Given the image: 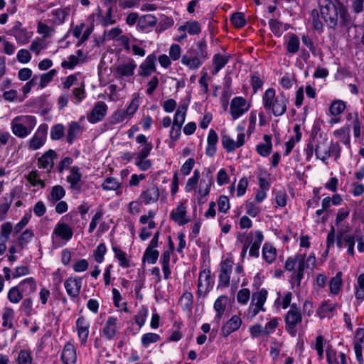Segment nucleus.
<instances>
[{"mask_svg":"<svg viewBox=\"0 0 364 364\" xmlns=\"http://www.w3.org/2000/svg\"><path fill=\"white\" fill-rule=\"evenodd\" d=\"M250 291L248 289H240L237 295V301L242 304H246L250 299Z\"/></svg>","mask_w":364,"mask_h":364,"instance_id":"obj_62","label":"nucleus"},{"mask_svg":"<svg viewBox=\"0 0 364 364\" xmlns=\"http://www.w3.org/2000/svg\"><path fill=\"white\" fill-rule=\"evenodd\" d=\"M117 321V318L109 317L106 321L105 326L103 328L102 333L105 336V337L109 340L113 338V337L116 334Z\"/></svg>","mask_w":364,"mask_h":364,"instance_id":"obj_29","label":"nucleus"},{"mask_svg":"<svg viewBox=\"0 0 364 364\" xmlns=\"http://www.w3.org/2000/svg\"><path fill=\"white\" fill-rule=\"evenodd\" d=\"M330 142L327 139H323L318 143L315 148V154L318 159L325 161L331 156L330 154Z\"/></svg>","mask_w":364,"mask_h":364,"instance_id":"obj_21","label":"nucleus"},{"mask_svg":"<svg viewBox=\"0 0 364 364\" xmlns=\"http://www.w3.org/2000/svg\"><path fill=\"white\" fill-rule=\"evenodd\" d=\"M160 336L154 333H147L141 337V344L144 348H147L151 343H156L160 341Z\"/></svg>","mask_w":364,"mask_h":364,"instance_id":"obj_47","label":"nucleus"},{"mask_svg":"<svg viewBox=\"0 0 364 364\" xmlns=\"http://www.w3.org/2000/svg\"><path fill=\"white\" fill-rule=\"evenodd\" d=\"M179 31H187L190 35H196L201 31V29L198 21H191L186 22V24L180 26Z\"/></svg>","mask_w":364,"mask_h":364,"instance_id":"obj_44","label":"nucleus"},{"mask_svg":"<svg viewBox=\"0 0 364 364\" xmlns=\"http://www.w3.org/2000/svg\"><path fill=\"white\" fill-rule=\"evenodd\" d=\"M61 360L63 364H75L77 360L76 352L74 346L67 343L62 352Z\"/></svg>","mask_w":364,"mask_h":364,"instance_id":"obj_22","label":"nucleus"},{"mask_svg":"<svg viewBox=\"0 0 364 364\" xmlns=\"http://www.w3.org/2000/svg\"><path fill=\"white\" fill-rule=\"evenodd\" d=\"M159 189L156 186H151L140 195V199L146 205L155 203L159 197Z\"/></svg>","mask_w":364,"mask_h":364,"instance_id":"obj_17","label":"nucleus"},{"mask_svg":"<svg viewBox=\"0 0 364 364\" xmlns=\"http://www.w3.org/2000/svg\"><path fill=\"white\" fill-rule=\"evenodd\" d=\"M264 144H259L256 146L257 153L263 157L268 156L272 150V143L271 135L264 134L263 136Z\"/></svg>","mask_w":364,"mask_h":364,"instance_id":"obj_25","label":"nucleus"},{"mask_svg":"<svg viewBox=\"0 0 364 364\" xmlns=\"http://www.w3.org/2000/svg\"><path fill=\"white\" fill-rule=\"evenodd\" d=\"M107 248L104 243H100L94 252L95 259L97 262L101 263L104 259Z\"/></svg>","mask_w":364,"mask_h":364,"instance_id":"obj_60","label":"nucleus"},{"mask_svg":"<svg viewBox=\"0 0 364 364\" xmlns=\"http://www.w3.org/2000/svg\"><path fill=\"white\" fill-rule=\"evenodd\" d=\"M82 174L77 166H73L70 168V174L67 177V181L70 184V188L80 191L82 188Z\"/></svg>","mask_w":364,"mask_h":364,"instance_id":"obj_19","label":"nucleus"},{"mask_svg":"<svg viewBox=\"0 0 364 364\" xmlns=\"http://www.w3.org/2000/svg\"><path fill=\"white\" fill-rule=\"evenodd\" d=\"M18 286L22 293L26 295L33 293L36 289V283L32 277L23 280Z\"/></svg>","mask_w":364,"mask_h":364,"instance_id":"obj_30","label":"nucleus"},{"mask_svg":"<svg viewBox=\"0 0 364 364\" xmlns=\"http://www.w3.org/2000/svg\"><path fill=\"white\" fill-rule=\"evenodd\" d=\"M157 19L156 18L151 15L147 14L141 16L138 21V26L142 28L145 29L148 27H153L156 24Z\"/></svg>","mask_w":364,"mask_h":364,"instance_id":"obj_40","label":"nucleus"},{"mask_svg":"<svg viewBox=\"0 0 364 364\" xmlns=\"http://www.w3.org/2000/svg\"><path fill=\"white\" fill-rule=\"evenodd\" d=\"M12 31L18 43L25 44L28 42L31 36L25 29L19 28L17 26H15Z\"/></svg>","mask_w":364,"mask_h":364,"instance_id":"obj_36","label":"nucleus"},{"mask_svg":"<svg viewBox=\"0 0 364 364\" xmlns=\"http://www.w3.org/2000/svg\"><path fill=\"white\" fill-rule=\"evenodd\" d=\"M245 134L243 132L237 135V140L235 141L230 136L226 134H222L221 143L223 148L228 152H232L235 149L239 148L245 144Z\"/></svg>","mask_w":364,"mask_h":364,"instance_id":"obj_11","label":"nucleus"},{"mask_svg":"<svg viewBox=\"0 0 364 364\" xmlns=\"http://www.w3.org/2000/svg\"><path fill=\"white\" fill-rule=\"evenodd\" d=\"M336 304H331L328 302H323L318 308L317 314L321 318L326 317L331 318L333 316V311L336 309Z\"/></svg>","mask_w":364,"mask_h":364,"instance_id":"obj_34","label":"nucleus"},{"mask_svg":"<svg viewBox=\"0 0 364 364\" xmlns=\"http://www.w3.org/2000/svg\"><path fill=\"white\" fill-rule=\"evenodd\" d=\"M20 310L27 316H30L33 311V301L31 298H26L23 300Z\"/></svg>","mask_w":364,"mask_h":364,"instance_id":"obj_59","label":"nucleus"},{"mask_svg":"<svg viewBox=\"0 0 364 364\" xmlns=\"http://www.w3.org/2000/svg\"><path fill=\"white\" fill-rule=\"evenodd\" d=\"M264 236L261 231H256L255 232V240L252 241L251 243L252 245L250 249V255L252 257H259V249L260 247V245L263 241Z\"/></svg>","mask_w":364,"mask_h":364,"instance_id":"obj_32","label":"nucleus"},{"mask_svg":"<svg viewBox=\"0 0 364 364\" xmlns=\"http://www.w3.org/2000/svg\"><path fill=\"white\" fill-rule=\"evenodd\" d=\"M319 5L321 17L328 28H335L338 23L342 27L350 23L348 11L341 2L322 0Z\"/></svg>","mask_w":364,"mask_h":364,"instance_id":"obj_1","label":"nucleus"},{"mask_svg":"<svg viewBox=\"0 0 364 364\" xmlns=\"http://www.w3.org/2000/svg\"><path fill=\"white\" fill-rule=\"evenodd\" d=\"M250 106L247 105L246 100L243 97H235L231 101L230 112L235 120L247 112Z\"/></svg>","mask_w":364,"mask_h":364,"instance_id":"obj_7","label":"nucleus"},{"mask_svg":"<svg viewBox=\"0 0 364 364\" xmlns=\"http://www.w3.org/2000/svg\"><path fill=\"white\" fill-rule=\"evenodd\" d=\"M218 140V136L215 130L210 129L208 133L205 153L209 156H213L216 152V144Z\"/></svg>","mask_w":364,"mask_h":364,"instance_id":"obj_27","label":"nucleus"},{"mask_svg":"<svg viewBox=\"0 0 364 364\" xmlns=\"http://www.w3.org/2000/svg\"><path fill=\"white\" fill-rule=\"evenodd\" d=\"M230 21L237 28H242L246 24L245 14L241 12L234 13L230 18Z\"/></svg>","mask_w":364,"mask_h":364,"instance_id":"obj_49","label":"nucleus"},{"mask_svg":"<svg viewBox=\"0 0 364 364\" xmlns=\"http://www.w3.org/2000/svg\"><path fill=\"white\" fill-rule=\"evenodd\" d=\"M229 55L217 53L213 58V75H216L228 63Z\"/></svg>","mask_w":364,"mask_h":364,"instance_id":"obj_28","label":"nucleus"},{"mask_svg":"<svg viewBox=\"0 0 364 364\" xmlns=\"http://www.w3.org/2000/svg\"><path fill=\"white\" fill-rule=\"evenodd\" d=\"M15 197V191H12L10 193V198L5 197L4 198V202L0 204V220H3L6 218V215L11 207V204Z\"/></svg>","mask_w":364,"mask_h":364,"instance_id":"obj_38","label":"nucleus"},{"mask_svg":"<svg viewBox=\"0 0 364 364\" xmlns=\"http://www.w3.org/2000/svg\"><path fill=\"white\" fill-rule=\"evenodd\" d=\"M107 107L104 102H98L95 105L87 119L91 123H96L101 121L106 115Z\"/></svg>","mask_w":364,"mask_h":364,"instance_id":"obj_14","label":"nucleus"},{"mask_svg":"<svg viewBox=\"0 0 364 364\" xmlns=\"http://www.w3.org/2000/svg\"><path fill=\"white\" fill-rule=\"evenodd\" d=\"M262 102L264 109L276 117L286 112L288 99L283 92L276 96L274 89L269 88L262 97Z\"/></svg>","mask_w":364,"mask_h":364,"instance_id":"obj_3","label":"nucleus"},{"mask_svg":"<svg viewBox=\"0 0 364 364\" xmlns=\"http://www.w3.org/2000/svg\"><path fill=\"white\" fill-rule=\"evenodd\" d=\"M269 25L271 31L277 37L281 36L283 32L287 29L286 24L282 23L277 19H270Z\"/></svg>","mask_w":364,"mask_h":364,"instance_id":"obj_37","label":"nucleus"},{"mask_svg":"<svg viewBox=\"0 0 364 364\" xmlns=\"http://www.w3.org/2000/svg\"><path fill=\"white\" fill-rule=\"evenodd\" d=\"M286 330L291 336L296 334V326L301 322L302 316L299 309L295 304L291 305L290 309L287 311L285 316Z\"/></svg>","mask_w":364,"mask_h":364,"instance_id":"obj_5","label":"nucleus"},{"mask_svg":"<svg viewBox=\"0 0 364 364\" xmlns=\"http://www.w3.org/2000/svg\"><path fill=\"white\" fill-rule=\"evenodd\" d=\"M104 190L106 191H114L117 190L120 187V184L113 177L107 178L102 185Z\"/></svg>","mask_w":364,"mask_h":364,"instance_id":"obj_53","label":"nucleus"},{"mask_svg":"<svg viewBox=\"0 0 364 364\" xmlns=\"http://www.w3.org/2000/svg\"><path fill=\"white\" fill-rule=\"evenodd\" d=\"M36 124L33 116H20L15 117L11 122L13 133L19 138H25L29 135Z\"/></svg>","mask_w":364,"mask_h":364,"instance_id":"obj_4","label":"nucleus"},{"mask_svg":"<svg viewBox=\"0 0 364 364\" xmlns=\"http://www.w3.org/2000/svg\"><path fill=\"white\" fill-rule=\"evenodd\" d=\"M13 230V227L11 223H6L1 225V234L0 236V240L3 242H6L9 239V235Z\"/></svg>","mask_w":364,"mask_h":364,"instance_id":"obj_54","label":"nucleus"},{"mask_svg":"<svg viewBox=\"0 0 364 364\" xmlns=\"http://www.w3.org/2000/svg\"><path fill=\"white\" fill-rule=\"evenodd\" d=\"M53 234L65 240L71 239L73 235L72 228L64 223H58L53 230Z\"/></svg>","mask_w":364,"mask_h":364,"instance_id":"obj_23","label":"nucleus"},{"mask_svg":"<svg viewBox=\"0 0 364 364\" xmlns=\"http://www.w3.org/2000/svg\"><path fill=\"white\" fill-rule=\"evenodd\" d=\"M18 364H31L32 358L26 350H21L18 356Z\"/></svg>","mask_w":364,"mask_h":364,"instance_id":"obj_64","label":"nucleus"},{"mask_svg":"<svg viewBox=\"0 0 364 364\" xmlns=\"http://www.w3.org/2000/svg\"><path fill=\"white\" fill-rule=\"evenodd\" d=\"M218 205L219 211L225 213L230 208V203L228 196H220L218 201Z\"/></svg>","mask_w":364,"mask_h":364,"instance_id":"obj_63","label":"nucleus"},{"mask_svg":"<svg viewBox=\"0 0 364 364\" xmlns=\"http://www.w3.org/2000/svg\"><path fill=\"white\" fill-rule=\"evenodd\" d=\"M76 327L81 344L85 345L89 336V322L83 316L79 317L76 321Z\"/></svg>","mask_w":364,"mask_h":364,"instance_id":"obj_15","label":"nucleus"},{"mask_svg":"<svg viewBox=\"0 0 364 364\" xmlns=\"http://www.w3.org/2000/svg\"><path fill=\"white\" fill-rule=\"evenodd\" d=\"M112 250L114 252L115 257H117L119 262L120 266L126 268L129 267V261L127 259L126 253L117 247H112Z\"/></svg>","mask_w":364,"mask_h":364,"instance_id":"obj_48","label":"nucleus"},{"mask_svg":"<svg viewBox=\"0 0 364 364\" xmlns=\"http://www.w3.org/2000/svg\"><path fill=\"white\" fill-rule=\"evenodd\" d=\"M232 270V262L230 259H226L220 264L218 287H228L229 286Z\"/></svg>","mask_w":364,"mask_h":364,"instance_id":"obj_8","label":"nucleus"},{"mask_svg":"<svg viewBox=\"0 0 364 364\" xmlns=\"http://www.w3.org/2000/svg\"><path fill=\"white\" fill-rule=\"evenodd\" d=\"M27 179L29 181V183L33 186L40 185L41 188L45 187V183L39 178V176L37 171H31L27 177Z\"/></svg>","mask_w":364,"mask_h":364,"instance_id":"obj_57","label":"nucleus"},{"mask_svg":"<svg viewBox=\"0 0 364 364\" xmlns=\"http://www.w3.org/2000/svg\"><path fill=\"white\" fill-rule=\"evenodd\" d=\"M64 135V127L61 124L54 125L51 128L50 137L53 140H58Z\"/></svg>","mask_w":364,"mask_h":364,"instance_id":"obj_56","label":"nucleus"},{"mask_svg":"<svg viewBox=\"0 0 364 364\" xmlns=\"http://www.w3.org/2000/svg\"><path fill=\"white\" fill-rule=\"evenodd\" d=\"M56 70L53 69L47 73L41 75L40 80V87L41 88L45 87L53 80L54 76L56 75Z\"/></svg>","mask_w":364,"mask_h":364,"instance_id":"obj_58","label":"nucleus"},{"mask_svg":"<svg viewBox=\"0 0 364 364\" xmlns=\"http://www.w3.org/2000/svg\"><path fill=\"white\" fill-rule=\"evenodd\" d=\"M65 191L63 186L57 185L53 187L50 193V198L54 202L60 200L64 197Z\"/></svg>","mask_w":364,"mask_h":364,"instance_id":"obj_50","label":"nucleus"},{"mask_svg":"<svg viewBox=\"0 0 364 364\" xmlns=\"http://www.w3.org/2000/svg\"><path fill=\"white\" fill-rule=\"evenodd\" d=\"M228 301V297L223 295L220 296L214 303V309L216 311L215 319L217 320L218 323L220 322V320L225 311Z\"/></svg>","mask_w":364,"mask_h":364,"instance_id":"obj_26","label":"nucleus"},{"mask_svg":"<svg viewBox=\"0 0 364 364\" xmlns=\"http://www.w3.org/2000/svg\"><path fill=\"white\" fill-rule=\"evenodd\" d=\"M159 252L151 247H147L142 258L143 262L147 261L149 263L154 264L156 262Z\"/></svg>","mask_w":364,"mask_h":364,"instance_id":"obj_45","label":"nucleus"},{"mask_svg":"<svg viewBox=\"0 0 364 364\" xmlns=\"http://www.w3.org/2000/svg\"><path fill=\"white\" fill-rule=\"evenodd\" d=\"M277 256L276 249L269 244L265 243L262 247V257L268 263L273 262Z\"/></svg>","mask_w":364,"mask_h":364,"instance_id":"obj_35","label":"nucleus"},{"mask_svg":"<svg viewBox=\"0 0 364 364\" xmlns=\"http://www.w3.org/2000/svg\"><path fill=\"white\" fill-rule=\"evenodd\" d=\"M7 296L11 303L17 304L22 299L23 293L18 286H16L10 289Z\"/></svg>","mask_w":364,"mask_h":364,"instance_id":"obj_46","label":"nucleus"},{"mask_svg":"<svg viewBox=\"0 0 364 364\" xmlns=\"http://www.w3.org/2000/svg\"><path fill=\"white\" fill-rule=\"evenodd\" d=\"M242 324L241 318L234 315L228 320L226 323L221 328V334L224 337L228 336L231 333L237 331Z\"/></svg>","mask_w":364,"mask_h":364,"instance_id":"obj_18","label":"nucleus"},{"mask_svg":"<svg viewBox=\"0 0 364 364\" xmlns=\"http://www.w3.org/2000/svg\"><path fill=\"white\" fill-rule=\"evenodd\" d=\"M341 277H342V272H337L336 276L333 277L331 279L330 284H329V288H330V291L331 294H335V295L338 294L340 288L342 284Z\"/></svg>","mask_w":364,"mask_h":364,"instance_id":"obj_42","label":"nucleus"},{"mask_svg":"<svg viewBox=\"0 0 364 364\" xmlns=\"http://www.w3.org/2000/svg\"><path fill=\"white\" fill-rule=\"evenodd\" d=\"M33 236V233L31 230H26L20 236L18 239V245L21 249H23L24 246L29 242V240Z\"/></svg>","mask_w":364,"mask_h":364,"instance_id":"obj_61","label":"nucleus"},{"mask_svg":"<svg viewBox=\"0 0 364 364\" xmlns=\"http://www.w3.org/2000/svg\"><path fill=\"white\" fill-rule=\"evenodd\" d=\"M156 55L154 54L149 55L146 57L144 62L139 66V75L144 77L149 76L152 72L156 71Z\"/></svg>","mask_w":364,"mask_h":364,"instance_id":"obj_16","label":"nucleus"},{"mask_svg":"<svg viewBox=\"0 0 364 364\" xmlns=\"http://www.w3.org/2000/svg\"><path fill=\"white\" fill-rule=\"evenodd\" d=\"M346 108L345 102L341 100H335L330 107V112L332 115L336 116L342 113Z\"/></svg>","mask_w":364,"mask_h":364,"instance_id":"obj_51","label":"nucleus"},{"mask_svg":"<svg viewBox=\"0 0 364 364\" xmlns=\"http://www.w3.org/2000/svg\"><path fill=\"white\" fill-rule=\"evenodd\" d=\"M67 294L73 299L78 297L81 287L82 278L69 277L64 283Z\"/></svg>","mask_w":364,"mask_h":364,"instance_id":"obj_12","label":"nucleus"},{"mask_svg":"<svg viewBox=\"0 0 364 364\" xmlns=\"http://www.w3.org/2000/svg\"><path fill=\"white\" fill-rule=\"evenodd\" d=\"M314 28L319 32L323 31V25L320 20L318 11L313 9L311 13Z\"/></svg>","mask_w":364,"mask_h":364,"instance_id":"obj_52","label":"nucleus"},{"mask_svg":"<svg viewBox=\"0 0 364 364\" xmlns=\"http://www.w3.org/2000/svg\"><path fill=\"white\" fill-rule=\"evenodd\" d=\"M81 131V127L79 123L72 122L69 124L67 132V141L68 144H72L74 140L77 137Z\"/></svg>","mask_w":364,"mask_h":364,"instance_id":"obj_31","label":"nucleus"},{"mask_svg":"<svg viewBox=\"0 0 364 364\" xmlns=\"http://www.w3.org/2000/svg\"><path fill=\"white\" fill-rule=\"evenodd\" d=\"M48 130V124H41L33 137L29 140L28 149L31 150H37L43 146L47 139Z\"/></svg>","mask_w":364,"mask_h":364,"instance_id":"obj_6","label":"nucleus"},{"mask_svg":"<svg viewBox=\"0 0 364 364\" xmlns=\"http://www.w3.org/2000/svg\"><path fill=\"white\" fill-rule=\"evenodd\" d=\"M14 318V311L11 308L6 307L4 309V312L2 314V326L4 327H8L9 328H12L14 327V324L12 321Z\"/></svg>","mask_w":364,"mask_h":364,"instance_id":"obj_39","label":"nucleus"},{"mask_svg":"<svg viewBox=\"0 0 364 364\" xmlns=\"http://www.w3.org/2000/svg\"><path fill=\"white\" fill-rule=\"evenodd\" d=\"M212 287L210 271L204 269L200 272L198 282V294L205 295Z\"/></svg>","mask_w":364,"mask_h":364,"instance_id":"obj_10","label":"nucleus"},{"mask_svg":"<svg viewBox=\"0 0 364 364\" xmlns=\"http://www.w3.org/2000/svg\"><path fill=\"white\" fill-rule=\"evenodd\" d=\"M267 297V291L264 289H262L259 291L252 294L251 302L255 303V304L258 305L260 307H264Z\"/></svg>","mask_w":364,"mask_h":364,"instance_id":"obj_43","label":"nucleus"},{"mask_svg":"<svg viewBox=\"0 0 364 364\" xmlns=\"http://www.w3.org/2000/svg\"><path fill=\"white\" fill-rule=\"evenodd\" d=\"M213 169L208 168L203 173L204 178L200 180V188L198 191L201 196H206L209 194L211 186L213 184Z\"/></svg>","mask_w":364,"mask_h":364,"instance_id":"obj_13","label":"nucleus"},{"mask_svg":"<svg viewBox=\"0 0 364 364\" xmlns=\"http://www.w3.org/2000/svg\"><path fill=\"white\" fill-rule=\"evenodd\" d=\"M56 157L57 154L55 151L52 149L48 150L38 159V167L41 168L50 167V168H52L53 166V159Z\"/></svg>","mask_w":364,"mask_h":364,"instance_id":"obj_24","label":"nucleus"},{"mask_svg":"<svg viewBox=\"0 0 364 364\" xmlns=\"http://www.w3.org/2000/svg\"><path fill=\"white\" fill-rule=\"evenodd\" d=\"M136 64L133 59H129L123 63L117 65L115 68L114 75L119 78L131 77L134 75Z\"/></svg>","mask_w":364,"mask_h":364,"instance_id":"obj_9","label":"nucleus"},{"mask_svg":"<svg viewBox=\"0 0 364 364\" xmlns=\"http://www.w3.org/2000/svg\"><path fill=\"white\" fill-rule=\"evenodd\" d=\"M187 109V105L181 104L179 105L173 118V125L182 127L185 121Z\"/></svg>","mask_w":364,"mask_h":364,"instance_id":"obj_33","label":"nucleus"},{"mask_svg":"<svg viewBox=\"0 0 364 364\" xmlns=\"http://www.w3.org/2000/svg\"><path fill=\"white\" fill-rule=\"evenodd\" d=\"M208 58L207 45L205 39L199 41L196 47L190 48L182 56L181 63L189 69L195 70L200 67Z\"/></svg>","mask_w":364,"mask_h":364,"instance_id":"obj_2","label":"nucleus"},{"mask_svg":"<svg viewBox=\"0 0 364 364\" xmlns=\"http://www.w3.org/2000/svg\"><path fill=\"white\" fill-rule=\"evenodd\" d=\"M300 42L299 37L295 34H290L287 43V50L291 54L297 53L299 50Z\"/></svg>","mask_w":364,"mask_h":364,"instance_id":"obj_41","label":"nucleus"},{"mask_svg":"<svg viewBox=\"0 0 364 364\" xmlns=\"http://www.w3.org/2000/svg\"><path fill=\"white\" fill-rule=\"evenodd\" d=\"M200 178V172L198 169H196L193 172V176L190 178L187 183L186 185V191L187 192H190L193 189H194L198 183V181Z\"/></svg>","mask_w":364,"mask_h":364,"instance_id":"obj_55","label":"nucleus"},{"mask_svg":"<svg viewBox=\"0 0 364 364\" xmlns=\"http://www.w3.org/2000/svg\"><path fill=\"white\" fill-rule=\"evenodd\" d=\"M186 215V208L183 203H181L175 210L171 211L170 218L179 225H183L188 223V220L185 218Z\"/></svg>","mask_w":364,"mask_h":364,"instance_id":"obj_20","label":"nucleus"}]
</instances>
